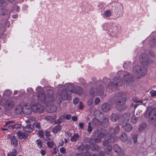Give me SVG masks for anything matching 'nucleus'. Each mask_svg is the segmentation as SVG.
<instances>
[{
	"instance_id": "obj_47",
	"label": "nucleus",
	"mask_w": 156,
	"mask_h": 156,
	"mask_svg": "<svg viewBox=\"0 0 156 156\" xmlns=\"http://www.w3.org/2000/svg\"><path fill=\"white\" fill-rule=\"evenodd\" d=\"M130 64V63L129 62L127 61L123 64V66L124 68H126L128 66H129Z\"/></svg>"
},
{
	"instance_id": "obj_48",
	"label": "nucleus",
	"mask_w": 156,
	"mask_h": 156,
	"mask_svg": "<svg viewBox=\"0 0 156 156\" xmlns=\"http://www.w3.org/2000/svg\"><path fill=\"white\" fill-rule=\"evenodd\" d=\"M133 101L134 102L136 103H141L142 102L143 100H140L136 98L133 99Z\"/></svg>"
},
{
	"instance_id": "obj_33",
	"label": "nucleus",
	"mask_w": 156,
	"mask_h": 156,
	"mask_svg": "<svg viewBox=\"0 0 156 156\" xmlns=\"http://www.w3.org/2000/svg\"><path fill=\"white\" fill-rule=\"evenodd\" d=\"M119 138L123 142H125L127 139V136L125 133H122Z\"/></svg>"
},
{
	"instance_id": "obj_3",
	"label": "nucleus",
	"mask_w": 156,
	"mask_h": 156,
	"mask_svg": "<svg viewBox=\"0 0 156 156\" xmlns=\"http://www.w3.org/2000/svg\"><path fill=\"white\" fill-rule=\"evenodd\" d=\"M110 80L106 77H104L103 79V83L105 85H107L108 88L111 89H113L116 86H122L123 84L122 82H119V83L117 82L116 77L113 78L112 83H110Z\"/></svg>"
},
{
	"instance_id": "obj_20",
	"label": "nucleus",
	"mask_w": 156,
	"mask_h": 156,
	"mask_svg": "<svg viewBox=\"0 0 156 156\" xmlns=\"http://www.w3.org/2000/svg\"><path fill=\"white\" fill-rule=\"evenodd\" d=\"M45 141L48 147L51 148L53 146L54 143L50 137L46 138Z\"/></svg>"
},
{
	"instance_id": "obj_61",
	"label": "nucleus",
	"mask_w": 156,
	"mask_h": 156,
	"mask_svg": "<svg viewBox=\"0 0 156 156\" xmlns=\"http://www.w3.org/2000/svg\"><path fill=\"white\" fill-rule=\"evenodd\" d=\"M39 135L40 137H42L44 136V133L42 131H40L39 132Z\"/></svg>"
},
{
	"instance_id": "obj_56",
	"label": "nucleus",
	"mask_w": 156,
	"mask_h": 156,
	"mask_svg": "<svg viewBox=\"0 0 156 156\" xmlns=\"http://www.w3.org/2000/svg\"><path fill=\"white\" fill-rule=\"evenodd\" d=\"M107 150L109 152H110L112 151V147L110 145H108L107 147Z\"/></svg>"
},
{
	"instance_id": "obj_45",
	"label": "nucleus",
	"mask_w": 156,
	"mask_h": 156,
	"mask_svg": "<svg viewBox=\"0 0 156 156\" xmlns=\"http://www.w3.org/2000/svg\"><path fill=\"white\" fill-rule=\"evenodd\" d=\"M36 143L37 144V146L41 148L42 147V144L41 141L39 140H37L36 141Z\"/></svg>"
},
{
	"instance_id": "obj_27",
	"label": "nucleus",
	"mask_w": 156,
	"mask_h": 156,
	"mask_svg": "<svg viewBox=\"0 0 156 156\" xmlns=\"http://www.w3.org/2000/svg\"><path fill=\"white\" fill-rule=\"evenodd\" d=\"M132 114V117L131 118V122L133 123H136L137 121L138 120V117H139V116L138 117H136L134 115V112H131Z\"/></svg>"
},
{
	"instance_id": "obj_16",
	"label": "nucleus",
	"mask_w": 156,
	"mask_h": 156,
	"mask_svg": "<svg viewBox=\"0 0 156 156\" xmlns=\"http://www.w3.org/2000/svg\"><path fill=\"white\" fill-rule=\"evenodd\" d=\"M19 139H25L28 137V134L25 132H22L20 131H18L16 133Z\"/></svg>"
},
{
	"instance_id": "obj_11",
	"label": "nucleus",
	"mask_w": 156,
	"mask_h": 156,
	"mask_svg": "<svg viewBox=\"0 0 156 156\" xmlns=\"http://www.w3.org/2000/svg\"><path fill=\"white\" fill-rule=\"evenodd\" d=\"M93 135L94 138L92 140L95 143L100 142L101 139L104 136V134L101 133H100L98 130H97L94 132Z\"/></svg>"
},
{
	"instance_id": "obj_12",
	"label": "nucleus",
	"mask_w": 156,
	"mask_h": 156,
	"mask_svg": "<svg viewBox=\"0 0 156 156\" xmlns=\"http://www.w3.org/2000/svg\"><path fill=\"white\" fill-rule=\"evenodd\" d=\"M32 110L34 112H39L40 113L43 112L44 107L40 104H37L33 105L31 106Z\"/></svg>"
},
{
	"instance_id": "obj_26",
	"label": "nucleus",
	"mask_w": 156,
	"mask_h": 156,
	"mask_svg": "<svg viewBox=\"0 0 156 156\" xmlns=\"http://www.w3.org/2000/svg\"><path fill=\"white\" fill-rule=\"evenodd\" d=\"M11 144L14 147H16L18 145L17 140V139L14 136H12L11 138Z\"/></svg>"
},
{
	"instance_id": "obj_21",
	"label": "nucleus",
	"mask_w": 156,
	"mask_h": 156,
	"mask_svg": "<svg viewBox=\"0 0 156 156\" xmlns=\"http://www.w3.org/2000/svg\"><path fill=\"white\" fill-rule=\"evenodd\" d=\"M111 105L107 103L103 104L101 106L102 109L105 112H107L110 109Z\"/></svg>"
},
{
	"instance_id": "obj_62",
	"label": "nucleus",
	"mask_w": 156,
	"mask_h": 156,
	"mask_svg": "<svg viewBox=\"0 0 156 156\" xmlns=\"http://www.w3.org/2000/svg\"><path fill=\"white\" fill-rule=\"evenodd\" d=\"M79 102V99L77 98H75L73 100L74 104L75 105H76L78 104Z\"/></svg>"
},
{
	"instance_id": "obj_41",
	"label": "nucleus",
	"mask_w": 156,
	"mask_h": 156,
	"mask_svg": "<svg viewBox=\"0 0 156 156\" xmlns=\"http://www.w3.org/2000/svg\"><path fill=\"white\" fill-rule=\"evenodd\" d=\"M92 123L96 126H98L101 124V122L96 119H94L92 121Z\"/></svg>"
},
{
	"instance_id": "obj_15",
	"label": "nucleus",
	"mask_w": 156,
	"mask_h": 156,
	"mask_svg": "<svg viewBox=\"0 0 156 156\" xmlns=\"http://www.w3.org/2000/svg\"><path fill=\"white\" fill-rule=\"evenodd\" d=\"M23 113L24 114L28 115L31 114L32 110L31 106L25 105L23 106Z\"/></svg>"
},
{
	"instance_id": "obj_19",
	"label": "nucleus",
	"mask_w": 156,
	"mask_h": 156,
	"mask_svg": "<svg viewBox=\"0 0 156 156\" xmlns=\"http://www.w3.org/2000/svg\"><path fill=\"white\" fill-rule=\"evenodd\" d=\"M46 109L48 112L53 113L56 111L57 107L53 105H51L47 108Z\"/></svg>"
},
{
	"instance_id": "obj_1",
	"label": "nucleus",
	"mask_w": 156,
	"mask_h": 156,
	"mask_svg": "<svg viewBox=\"0 0 156 156\" xmlns=\"http://www.w3.org/2000/svg\"><path fill=\"white\" fill-rule=\"evenodd\" d=\"M36 90L38 93L37 98L39 101L45 103V102L53 101L54 100L55 98L52 94V91L50 90V94L48 95L46 98L44 92L42 90L41 87H38L36 88Z\"/></svg>"
},
{
	"instance_id": "obj_13",
	"label": "nucleus",
	"mask_w": 156,
	"mask_h": 156,
	"mask_svg": "<svg viewBox=\"0 0 156 156\" xmlns=\"http://www.w3.org/2000/svg\"><path fill=\"white\" fill-rule=\"evenodd\" d=\"M126 102V99L125 97H121L119 98L116 102L117 106L116 108L117 110L119 111L122 110V109L119 108V105H124Z\"/></svg>"
},
{
	"instance_id": "obj_60",
	"label": "nucleus",
	"mask_w": 156,
	"mask_h": 156,
	"mask_svg": "<svg viewBox=\"0 0 156 156\" xmlns=\"http://www.w3.org/2000/svg\"><path fill=\"white\" fill-rule=\"evenodd\" d=\"M5 126V124L4 125V127H2V128H1V130L2 131H5V130H8V129H9L8 128V126Z\"/></svg>"
},
{
	"instance_id": "obj_25",
	"label": "nucleus",
	"mask_w": 156,
	"mask_h": 156,
	"mask_svg": "<svg viewBox=\"0 0 156 156\" xmlns=\"http://www.w3.org/2000/svg\"><path fill=\"white\" fill-rule=\"evenodd\" d=\"M123 128L125 131L127 132H129L133 129V127L129 123H127L124 126Z\"/></svg>"
},
{
	"instance_id": "obj_42",
	"label": "nucleus",
	"mask_w": 156,
	"mask_h": 156,
	"mask_svg": "<svg viewBox=\"0 0 156 156\" xmlns=\"http://www.w3.org/2000/svg\"><path fill=\"white\" fill-rule=\"evenodd\" d=\"M92 128L91 126V123L90 122H89L88 125V128L87 129V131L90 133L92 131Z\"/></svg>"
},
{
	"instance_id": "obj_8",
	"label": "nucleus",
	"mask_w": 156,
	"mask_h": 156,
	"mask_svg": "<svg viewBox=\"0 0 156 156\" xmlns=\"http://www.w3.org/2000/svg\"><path fill=\"white\" fill-rule=\"evenodd\" d=\"M5 126H7L8 128L10 129H17L21 127V125L16 122L15 120H10L5 122Z\"/></svg>"
},
{
	"instance_id": "obj_32",
	"label": "nucleus",
	"mask_w": 156,
	"mask_h": 156,
	"mask_svg": "<svg viewBox=\"0 0 156 156\" xmlns=\"http://www.w3.org/2000/svg\"><path fill=\"white\" fill-rule=\"evenodd\" d=\"M113 149L115 152L118 153H119L121 151V148L117 144L114 145Z\"/></svg>"
},
{
	"instance_id": "obj_58",
	"label": "nucleus",
	"mask_w": 156,
	"mask_h": 156,
	"mask_svg": "<svg viewBox=\"0 0 156 156\" xmlns=\"http://www.w3.org/2000/svg\"><path fill=\"white\" fill-rule=\"evenodd\" d=\"M44 119L48 121H50L51 120L52 117L50 116H48L44 118Z\"/></svg>"
},
{
	"instance_id": "obj_29",
	"label": "nucleus",
	"mask_w": 156,
	"mask_h": 156,
	"mask_svg": "<svg viewBox=\"0 0 156 156\" xmlns=\"http://www.w3.org/2000/svg\"><path fill=\"white\" fill-rule=\"evenodd\" d=\"M108 119L107 118L105 117L103 119L101 124L104 127H106L108 126Z\"/></svg>"
},
{
	"instance_id": "obj_2",
	"label": "nucleus",
	"mask_w": 156,
	"mask_h": 156,
	"mask_svg": "<svg viewBox=\"0 0 156 156\" xmlns=\"http://www.w3.org/2000/svg\"><path fill=\"white\" fill-rule=\"evenodd\" d=\"M117 82H129L133 80V76L129 73L123 71L118 72L117 76Z\"/></svg>"
},
{
	"instance_id": "obj_64",
	"label": "nucleus",
	"mask_w": 156,
	"mask_h": 156,
	"mask_svg": "<svg viewBox=\"0 0 156 156\" xmlns=\"http://www.w3.org/2000/svg\"><path fill=\"white\" fill-rule=\"evenodd\" d=\"M14 10H16L17 12H18L19 11L20 8L17 5H15L14 8Z\"/></svg>"
},
{
	"instance_id": "obj_40",
	"label": "nucleus",
	"mask_w": 156,
	"mask_h": 156,
	"mask_svg": "<svg viewBox=\"0 0 156 156\" xmlns=\"http://www.w3.org/2000/svg\"><path fill=\"white\" fill-rule=\"evenodd\" d=\"M16 149H13L12 151L9 152L8 154V156H16Z\"/></svg>"
},
{
	"instance_id": "obj_43",
	"label": "nucleus",
	"mask_w": 156,
	"mask_h": 156,
	"mask_svg": "<svg viewBox=\"0 0 156 156\" xmlns=\"http://www.w3.org/2000/svg\"><path fill=\"white\" fill-rule=\"evenodd\" d=\"M35 120V118L34 117H31L27 120L26 121L27 123H30L31 121H34Z\"/></svg>"
},
{
	"instance_id": "obj_7",
	"label": "nucleus",
	"mask_w": 156,
	"mask_h": 156,
	"mask_svg": "<svg viewBox=\"0 0 156 156\" xmlns=\"http://www.w3.org/2000/svg\"><path fill=\"white\" fill-rule=\"evenodd\" d=\"M139 61L144 66H147L149 63L152 62V61L150 59L147 54L145 53H143L140 55Z\"/></svg>"
},
{
	"instance_id": "obj_52",
	"label": "nucleus",
	"mask_w": 156,
	"mask_h": 156,
	"mask_svg": "<svg viewBox=\"0 0 156 156\" xmlns=\"http://www.w3.org/2000/svg\"><path fill=\"white\" fill-rule=\"evenodd\" d=\"M79 81L82 84L84 85L86 83V81L83 79L81 78L79 79Z\"/></svg>"
},
{
	"instance_id": "obj_22",
	"label": "nucleus",
	"mask_w": 156,
	"mask_h": 156,
	"mask_svg": "<svg viewBox=\"0 0 156 156\" xmlns=\"http://www.w3.org/2000/svg\"><path fill=\"white\" fill-rule=\"evenodd\" d=\"M23 106L20 105L17 106L15 109V111L17 114L23 113Z\"/></svg>"
},
{
	"instance_id": "obj_5",
	"label": "nucleus",
	"mask_w": 156,
	"mask_h": 156,
	"mask_svg": "<svg viewBox=\"0 0 156 156\" xmlns=\"http://www.w3.org/2000/svg\"><path fill=\"white\" fill-rule=\"evenodd\" d=\"M146 118L150 117V119L151 121H155L156 120V109L151 107H148L144 114Z\"/></svg>"
},
{
	"instance_id": "obj_59",
	"label": "nucleus",
	"mask_w": 156,
	"mask_h": 156,
	"mask_svg": "<svg viewBox=\"0 0 156 156\" xmlns=\"http://www.w3.org/2000/svg\"><path fill=\"white\" fill-rule=\"evenodd\" d=\"M100 101V99L98 98L97 97L95 98V104L96 105H97L98 104Z\"/></svg>"
},
{
	"instance_id": "obj_9",
	"label": "nucleus",
	"mask_w": 156,
	"mask_h": 156,
	"mask_svg": "<svg viewBox=\"0 0 156 156\" xmlns=\"http://www.w3.org/2000/svg\"><path fill=\"white\" fill-rule=\"evenodd\" d=\"M117 137L114 134L111 135H108L105 137V140L103 142V145L104 146H106L109 143H114L115 141L116 140Z\"/></svg>"
},
{
	"instance_id": "obj_34",
	"label": "nucleus",
	"mask_w": 156,
	"mask_h": 156,
	"mask_svg": "<svg viewBox=\"0 0 156 156\" xmlns=\"http://www.w3.org/2000/svg\"><path fill=\"white\" fill-rule=\"evenodd\" d=\"M65 87H67V90L68 91H70L71 92H73V89L74 86L71 83H68L66 84L65 85Z\"/></svg>"
},
{
	"instance_id": "obj_30",
	"label": "nucleus",
	"mask_w": 156,
	"mask_h": 156,
	"mask_svg": "<svg viewBox=\"0 0 156 156\" xmlns=\"http://www.w3.org/2000/svg\"><path fill=\"white\" fill-rule=\"evenodd\" d=\"M131 115V112H128L125 114L123 116L124 121H128L130 119V116Z\"/></svg>"
},
{
	"instance_id": "obj_36",
	"label": "nucleus",
	"mask_w": 156,
	"mask_h": 156,
	"mask_svg": "<svg viewBox=\"0 0 156 156\" xmlns=\"http://www.w3.org/2000/svg\"><path fill=\"white\" fill-rule=\"evenodd\" d=\"M11 91L9 90H6L3 93V96L5 97H8L10 96L12 94Z\"/></svg>"
},
{
	"instance_id": "obj_31",
	"label": "nucleus",
	"mask_w": 156,
	"mask_h": 156,
	"mask_svg": "<svg viewBox=\"0 0 156 156\" xmlns=\"http://www.w3.org/2000/svg\"><path fill=\"white\" fill-rule=\"evenodd\" d=\"M61 129V126L58 125L54 127L52 129V132L54 133H57L60 131Z\"/></svg>"
},
{
	"instance_id": "obj_57",
	"label": "nucleus",
	"mask_w": 156,
	"mask_h": 156,
	"mask_svg": "<svg viewBox=\"0 0 156 156\" xmlns=\"http://www.w3.org/2000/svg\"><path fill=\"white\" fill-rule=\"evenodd\" d=\"M98 146H96V145L94 146L93 147H92L91 149V150L92 151H97V150H98Z\"/></svg>"
},
{
	"instance_id": "obj_55",
	"label": "nucleus",
	"mask_w": 156,
	"mask_h": 156,
	"mask_svg": "<svg viewBox=\"0 0 156 156\" xmlns=\"http://www.w3.org/2000/svg\"><path fill=\"white\" fill-rule=\"evenodd\" d=\"M34 126L37 128L40 129L41 128L40 124V123L37 122L34 124Z\"/></svg>"
},
{
	"instance_id": "obj_38",
	"label": "nucleus",
	"mask_w": 156,
	"mask_h": 156,
	"mask_svg": "<svg viewBox=\"0 0 156 156\" xmlns=\"http://www.w3.org/2000/svg\"><path fill=\"white\" fill-rule=\"evenodd\" d=\"M149 44L151 47H154L156 44V40L155 39L154 37L151 38Z\"/></svg>"
},
{
	"instance_id": "obj_51",
	"label": "nucleus",
	"mask_w": 156,
	"mask_h": 156,
	"mask_svg": "<svg viewBox=\"0 0 156 156\" xmlns=\"http://www.w3.org/2000/svg\"><path fill=\"white\" fill-rule=\"evenodd\" d=\"M93 97L90 98L87 101V104L89 105H90L93 103Z\"/></svg>"
},
{
	"instance_id": "obj_10",
	"label": "nucleus",
	"mask_w": 156,
	"mask_h": 156,
	"mask_svg": "<svg viewBox=\"0 0 156 156\" xmlns=\"http://www.w3.org/2000/svg\"><path fill=\"white\" fill-rule=\"evenodd\" d=\"M90 93L92 96L96 95V94L102 95L104 94V88L102 85H100L96 89H94V90L91 89Z\"/></svg>"
},
{
	"instance_id": "obj_44",
	"label": "nucleus",
	"mask_w": 156,
	"mask_h": 156,
	"mask_svg": "<svg viewBox=\"0 0 156 156\" xmlns=\"http://www.w3.org/2000/svg\"><path fill=\"white\" fill-rule=\"evenodd\" d=\"M27 91L28 94H32L33 95L34 94V92L33 90L31 88H28L27 90Z\"/></svg>"
},
{
	"instance_id": "obj_23",
	"label": "nucleus",
	"mask_w": 156,
	"mask_h": 156,
	"mask_svg": "<svg viewBox=\"0 0 156 156\" xmlns=\"http://www.w3.org/2000/svg\"><path fill=\"white\" fill-rule=\"evenodd\" d=\"M112 14V12L109 10H106L105 11L103 14V17L105 18H107L110 17Z\"/></svg>"
},
{
	"instance_id": "obj_39",
	"label": "nucleus",
	"mask_w": 156,
	"mask_h": 156,
	"mask_svg": "<svg viewBox=\"0 0 156 156\" xmlns=\"http://www.w3.org/2000/svg\"><path fill=\"white\" fill-rule=\"evenodd\" d=\"M7 11V10L5 9L4 7L1 6H0V15H5L6 12Z\"/></svg>"
},
{
	"instance_id": "obj_53",
	"label": "nucleus",
	"mask_w": 156,
	"mask_h": 156,
	"mask_svg": "<svg viewBox=\"0 0 156 156\" xmlns=\"http://www.w3.org/2000/svg\"><path fill=\"white\" fill-rule=\"evenodd\" d=\"M83 147L84 150H85L86 151L89 150L90 148V145L87 144H86L83 145Z\"/></svg>"
},
{
	"instance_id": "obj_46",
	"label": "nucleus",
	"mask_w": 156,
	"mask_h": 156,
	"mask_svg": "<svg viewBox=\"0 0 156 156\" xmlns=\"http://www.w3.org/2000/svg\"><path fill=\"white\" fill-rule=\"evenodd\" d=\"M83 145L81 144L78 147V149L79 151L81 152H83L84 151Z\"/></svg>"
},
{
	"instance_id": "obj_18",
	"label": "nucleus",
	"mask_w": 156,
	"mask_h": 156,
	"mask_svg": "<svg viewBox=\"0 0 156 156\" xmlns=\"http://www.w3.org/2000/svg\"><path fill=\"white\" fill-rule=\"evenodd\" d=\"M119 128L118 126H116L115 128L111 127L109 128V135L115 134L119 133Z\"/></svg>"
},
{
	"instance_id": "obj_17",
	"label": "nucleus",
	"mask_w": 156,
	"mask_h": 156,
	"mask_svg": "<svg viewBox=\"0 0 156 156\" xmlns=\"http://www.w3.org/2000/svg\"><path fill=\"white\" fill-rule=\"evenodd\" d=\"M73 92L74 93L77 94H80L83 93V90L80 87L78 86H75L73 87Z\"/></svg>"
},
{
	"instance_id": "obj_35",
	"label": "nucleus",
	"mask_w": 156,
	"mask_h": 156,
	"mask_svg": "<svg viewBox=\"0 0 156 156\" xmlns=\"http://www.w3.org/2000/svg\"><path fill=\"white\" fill-rule=\"evenodd\" d=\"M147 125L146 123H144L140 125L139 130V131L141 132L147 129Z\"/></svg>"
},
{
	"instance_id": "obj_14",
	"label": "nucleus",
	"mask_w": 156,
	"mask_h": 156,
	"mask_svg": "<svg viewBox=\"0 0 156 156\" xmlns=\"http://www.w3.org/2000/svg\"><path fill=\"white\" fill-rule=\"evenodd\" d=\"M15 104L14 102L12 101H7L5 104V110L8 111L11 110L14 105Z\"/></svg>"
},
{
	"instance_id": "obj_63",
	"label": "nucleus",
	"mask_w": 156,
	"mask_h": 156,
	"mask_svg": "<svg viewBox=\"0 0 156 156\" xmlns=\"http://www.w3.org/2000/svg\"><path fill=\"white\" fill-rule=\"evenodd\" d=\"M84 124L83 122L80 123L79 124V126L80 128L83 129L84 127Z\"/></svg>"
},
{
	"instance_id": "obj_50",
	"label": "nucleus",
	"mask_w": 156,
	"mask_h": 156,
	"mask_svg": "<svg viewBox=\"0 0 156 156\" xmlns=\"http://www.w3.org/2000/svg\"><path fill=\"white\" fill-rule=\"evenodd\" d=\"M132 138L134 143H136L137 141V136L135 134L132 136Z\"/></svg>"
},
{
	"instance_id": "obj_37",
	"label": "nucleus",
	"mask_w": 156,
	"mask_h": 156,
	"mask_svg": "<svg viewBox=\"0 0 156 156\" xmlns=\"http://www.w3.org/2000/svg\"><path fill=\"white\" fill-rule=\"evenodd\" d=\"M79 136L77 133H75L70 139L72 142H75L76 141Z\"/></svg>"
},
{
	"instance_id": "obj_24",
	"label": "nucleus",
	"mask_w": 156,
	"mask_h": 156,
	"mask_svg": "<svg viewBox=\"0 0 156 156\" xmlns=\"http://www.w3.org/2000/svg\"><path fill=\"white\" fill-rule=\"evenodd\" d=\"M23 129L27 133H31L33 131V129L30 124L27 125V126L23 127Z\"/></svg>"
},
{
	"instance_id": "obj_6",
	"label": "nucleus",
	"mask_w": 156,
	"mask_h": 156,
	"mask_svg": "<svg viewBox=\"0 0 156 156\" xmlns=\"http://www.w3.org/2000/svg\"><path fill=\"white\" fill-rule=\"evenodd\" d=\"M133 70L134 72L138 76V78L144 75L147 73V70L145 68L139 66H135Z\"/></svg>"
},
{
	"instance_id": "obj_54",
	"label": "nucleus",
	"mask_w": 156,
	"mask_h": 156,
	"mask_svg": "<svg viewBox=\"0 0 156 156\" xmlns=\"http://www.w3.org/2000/svg\"><path fill=\"white\" fill-rule=\"evenodd\" d=\"M60 151L61 153L64 154L66 152V149L63 147H61L60 148Z\"/></svg>"
},
{
	"instance_id": "obj_4",
	"label": "nucleus",
	"mask_w": 156,
	"mask_h": 156,
	"mask_svg": "<svg viewBox=\"0 0 156 156\" xmlns=\"http://www.w3.org/2000/svg\"><path fill=\"white\" fill-rule=\"evenodd\" d=\"M64 87L62 86L59 88L57 91V98L58 99L60 103L62 100H66L70 97V95L67 93L66 90L64 89Z\"/></svg>"
},
{
	"instance_id": "obj_28",
	"label": "nucleus",
	"mask_w": 156,
	"mask_h": 156,
	"mask_svg": "<svg viewBox=\"0 0 156 156\" xmlns=\"http://www.w3.org/2000/svg\"><path fill=\"white\" fill-rule=\"evenodd\" d=\"M110 118L112 122H115L119 119V116L116 113H113L111 115Z\"/></svg>"
},
{
	"instance_id": "obj_49",
	"label": "nucleus",
	"mask_w": 156,
	"mask_h": 156,
	"mask_svg": "<svg viewBox=\"0 0 156 156\" xmlns=\"http://www.w3.org/2000/svg\"><path fill=\"white\" fill-rule=\"evenodd\" d=\"M151 96L154 97L156 96V90H152L150 91Z\"/></svg>"
}]
</instances>
